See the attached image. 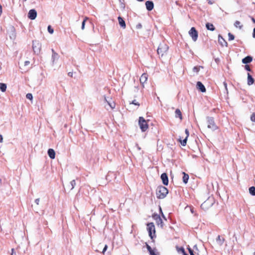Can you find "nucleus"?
<instances>
[{"instance_id":"0eeeda50","label":"nucleus","mask_w":255,"mask_h":255,"mask_svg":"<svg viewBox=\"0 0 255 255\" xmlns=\"http://www.w3.org/2000/svg\"><path fill=\"white\" fill-rule=\"evenodd\" d=\"M7 32L10 39L13 41L16 38V33L14 27L10 26L8 29Z\"/></svg>"},{"instance_id":"423d86ee","label":"nucleus","mask_w":255,"mask_h":255,"mask_svg":"<svg viewBox=\"0 0 255 255\" xmlns=\"http://www.w3.org/2000/svg\"><path fill=\"white\" fill-rule=\"evenodd\" d=\"M168 49V46L167 44L161 43L159 45L157 51L159 55L161 54V56H162L167 51Z\"/></svg>"},{"instance_id":"de8ad7c7","label":"nucleus","mask_w":255,"mask_h":255,"mask_svg":"<svg viewBox=\"0 0 255 255\" xmlns=\"http://www.w3.org/2000/svg\"><path fill=\"white\" fill-rule=\"evenodd\" d=\"M11 255H16V253L14 251V249H11Z\"/></svg>"},{"instance_id":"864d4df0","label":"nucleus","mask_w":255,"mask_h":255,"mask_svg":"<svg viewBox=\"0 0 255 255\" xmlns=\"http://www.w3.org/2000/svg\"><path fill=\"white\" fill-rule=\"evenodd\" d=\"M1 13H2V6L0 4V16L1 15Z\"/></svg>"},{"instance_id":"cd10ccee","label":"nucleus","mask_w":255,"mask_h":255,"mask_svg":"<svg viewBox=\"0 0 255 255\" xmlns=\"http://www.w3.org/2000/svg\"><path fill=\"white\" fill-rule=\"evenodd\" d=\"M156 223L157 225L160 226V227H162L163 226V223L161 217L159 218L158 220L156 221Z\"/></svg>"},{"instance_id":"6ab92c4d","label":"nucleus","mask_w":255,"mask_h":255,"mask_svg":"<svg viewBox=\"0 0 255 255\" xmlns=\"http://www.w3.org/2000/svg\"><path fill=\"white\" fill-rule=\"evenodd\" d=\"M118 21H119V24L120 25V26L123 28L125 29L126 27V24L125 21H124L123 18H122L121 16H119L118 17Z\"/></svg>"},{"instance_id":"a19ab883","label":"nucleus","mask_w":255,"mask_h":255,"mask_svg":"<svg viewBox=\"0 0 255 255\" xmlns=\"http://www.w3.org/2000/svg\"><path fill=\"white\" fill-rule=\"evenodd\" d=\"M107 248H108V246L107 245H105L104 246V248L103 250V251H102V253L103 254H104L105 252L106 251V250H107Z\"/></svg>"},{"instance_id":"c03bdc74","label":"nucleus","mask_w":255,"mask_h":255,"mask_svg":"<svg viewBox=\"0 0 255 255\" xmlns=\"http://www.w3.org/2000/svg\"><path fill=\"white\" fill-rule=\"evenodd\" d=\"M40 199L37 198L35 200V203L38 205L39 204Z\"/></svg>"},{"instance_id":"f704fd0d","label":"nucleus","mask_w":255,"mask_h":255,"mask_svg":"<svg viewBox=\"0 0 255 255\" xmlns=\"http://www.w3.org/2000/svg\"><path fill=\"white\" fill-rule=\"evenodd\" d=\"M48 31L50 33L52 34L54 32L53 29L51 27L50 25H49L47 28Z\"/></svg>"},{"instance_id":"4468645a","label":"nucleus","mask_w":255,"mask_h":255,"mask_svg":"<svg viewBox=\"0 0 255 255\" xmlns=\"http://www.w3.org/2000/svg\"><path fill=\"white\" fill-rule=\"evenodd\" d=\"M145 6H146V9L148 11H150L153 8L154 4L152 1L148 0V1H146V2H145Z\"/></svg>"},{"instance_id":"e2e57ef3","label":"nucleus","mask_w":255,"mask_h":255,"mask_svg":"<svg viewBox=\"0 0 255 255\" xmlns=\"http://www.w3.org/2000/svg\"><path fill=\"white\" fill-rule=\"evenodd\" d=\"M162 215L164 217V215H163V214L162 213Z\"/></svg>"},{"instance_id":"8fccbe9b","label":"nucleus","mask_w":255,"mask_h":255,"mask_svg":"<svg viewBox=\"0 0 255 255\" xmlns=\"http://www.w3.org/2000/svg\"><path fill=\"white\" fill-rule=\"evenodd\" d=\"M224 86L226 91H227V84L226 82H224Z\"/></svg>"},{"instance_id":"20e7f679","label":"nucleus","mask_w":255,"mask_h":255,"mask_svg":"<svg viewBox=\"0 0 255 255\" xmlns=\"http://www.w3.org/2000/svg\"><path fill=\"white\" fill-rule=\"evenodd\" d=\"M32 48L34 53L38 55L41 51V44L37 40H34L32 42Z\"/></svg>"},{"instance_id":"f257e3e1","label":"nucleus","mask_w":255,"mask_h":255,"mask_svg":"<svg viewBox=\"0 0 255 255\" xmlns=\"http://www.w3.org/2000/svg\"><path fill=\"white\" fill-rule=\"evenodd\" d=\"M167 189L162 186H160L157 187L156 189V196L159 199H163L168 194Z\"/></svg>"},{"instance_id":"f03ea898","label":"nucleus","mask_w":255,"mask_h":255,"mask_svg":"<svg viewBox=\"0 0 255 255\" xmlns=\"http://www.w3.org/2000/svg\"><path fill=\"white\" fill-rule=\"evenodd\" d=\"M147 230L148 232L149 236L151 239H153L155 237V229L154 225L153 223H149L147 225Z\"/></svg>"},{"instance_id":"9b49d317","label":"nucleus","mask_w":255,"mask_h":255,"mask_svg":"<svg viewBox=\"0 0 255 255\" xmlns=\"http://www.w3.org/2000/svg\"><path fill=\"white\" fill-rule=\"evenodd\" d=\"M37 16V12L34 9H30L29 12H28V17L31 19V20H34L36 18Z\"/></svg>"},{"instance_id":"7c9ffc66","label":"nucleus","mask_w":255,"mask_h":255,"mask_svg":"<svg viewBox=\"0 0 255 255\" xmlns=\"http://www.w3.org/2000/svg\"><path fill=\"white\" fill-rule=\"evenodd\" d=\"M105 100L106 101L107 104L111 107L112 109H113L115 107L114 103H111L110 101H108L106 98H105Z\"/></svg>"},{"instance_id":"ea45409f","label":"nucleus","mask_w":255,"mask_h":255,"mask_svg":"<svg viewBox=\"0 0 255 255\" xmlns=\"http://www.w3.org/2000/svg\"><path fill=\"white\" fill-rule=\"evenodd\" d=\"M146 248L149 252H151L152 251L151 248L148 245L146 244Z\"/></svg>"},{"instance_id":"6e6552de","label":"nucleus","mask_w":255,"mask_h":255,"mask_svg":"<svg viewBox=\"0 0 255 255\" xmlns=\"http://www.w3.org/2000/svg\"><path fill=\"white\" fill-rule=\"evenodd\" d=\"M208 128H211L212 130H214L217 128V127L215 124L214 120L212 117L207 118Z\"/></svg>"},{"instance_id":"2f4dec72","label":"nucleus","mask_w":255,"mask_h":255,"mask_svg":"<svg viewBox=\"0 0 255 255\" xmlns=\"http://www.w3.org/2000/svg\"><path fill=\"white\" fill-rule=\"evenodd\" d=\"M240 22L239 21H236L235 23H234V25L235 27H238V26L240 27V28H242V25H240Z\"/></svg>"},{"instance_id":"a18cd8bd","label":"nucleus","mask_w":255,"mask_h":255,"mask_svg":"<svg viewBox=\"0 0 255 255\" xmlns=\"http://www.w3.org/2000/svg\"><path fill=\"white\" fill-rule=\"evenodd\" d=\"M245 69L247 70V71H251V68L250 67H249V65H246L245 66Z\"/></svg>"},{"instance_id":"1a4fd4ad","label":"nucleus","mask_w":255,"mask_h":255,"mask_svg":"<svg viewBox=\"0 0 255 255\" xmlns=\"http://www.w3.org/2000/svg\"><path fill=\"white\" fill-rule=\"evenodd\" d=\"M51 51H52L51 62H52V65L54 66L56 64L57 61L58 60V59L59 58V55L53 49H52Z\"/></svg>"},{"instance_id":"dca6fc26","label":"nucleus","mask_w":255,"mask_h":255,"mask_svg":"<svg viewBox=\"0 0 255 255\" xmlns=\"http://www.w3.org/2000/svg\"><path fill=\"white\" fill-rule=\"evenodd\" d=\"M148 79V75L146 73H143L142 74L140 78V82L142 85H143L145 83Z\"/></svg>"},{"instance_id":"5701e85b","label":"nucleus","mask_w":255,"mask_h":255,"mask_svg":"<svg viewBox=\"0 0 255 255\" xmlns=\"http://www.w3.org/2000/svg\"><path fill=\"white\" fill-rule=\"evenodd\" d=\"M182 174L183 175V176L182 178L183 182L185 184H186L188 182V181L189 179V175L187 174H186V173H185L184 172H183Z\"/></svg>"},{"instance_id":"052dcab7","label":"nucleus","mask_w":255,"mask_h":255,"mask_svg":"<svg viewBox=\"0 0 255 255\" xmlns=\"http://www.w3.org/2000/svg\"><path fill=\"white\" fill-rule=\"evenodd\" d=\"M209 3H210V4H212V3L211 2V1H209Z\"/></svg>"},{"instance_id":"09e8293b","label":"nucleus","mask_w":255,"mask_h":255,"mask_svg":"<svg viewBox=\"0 0 255 255\" xmlns=\"http://www.w3.org/2000/svg\"><path fill=\"white\" fill-rule=\"evenodd\" d=\"M189 252L190 253V255H194L193 251L191 249H189Z\"/></svg>"},{"instance_id":"a878e982","label":"nucleus","mask_w":255,"mask_h":255,"mask_svg":"<svg viewBox=\"0 0 255 255\" xmlns=\"http://www.w3.org/2000/svg\"><path fill=\"white\" fill-rule=\"evenodd\" d=\"M6 87L7 86L5 84L2 83H0V90L1 91V92H4L6 91Z\"/></svg>"},{"instance_id":"a211bd4d","label":"nucleus","mask_w":255,"mask_h":255,"mask_svg":"<svg viewBox=\"0 0 255 255\" xmlns=\"http://www.w3.org/2000/svg\"><path fill=\"white\" fill-rule=\"evenodd\" d=\"M225 239L221 238L220 236H218L216 239V243L219 246H222L224 242Z\"/></svg>"},{"instance_id":"393cba45","label":"nucleus","mask_w":255,"mask_h":255,"mask_svg":"<svg viewBox=\"0 0 255 255\" xmlns=\"http://www.w3.org/2000/svg\"><path fill=\"white\" fill-rule=\"evenodd\" d=\"M218 38L219 42L222 46H224V43L225 44L226 46H227V42L224 40L222 36L219 35Z\"/></svg>"},{"instance_id":"f3484780","label":"nucleus","mask_w":255,"mask_h":255,"mask_svg":"<svg viewBox=\"0 0 255 255\" xmlns=\"http://www.w3.org/2000/svg\"><path fill=\"white\" fill-rule=\"evenodd\" d=\"M76 185V182L75 180H72L69 184L66 186V188L69 190H72Z\"/></svg>"},{"instance_id":"79ce46f5","label":"nucleus","mask_w":255,"mask_h":255,"mask_svg":"<svg viewBox=\"0 0 255 255\" xmlns=\"http://www.w3.org/2000/svg\"><path fill=\"white\" fill-rule=\"evenodd\" d=\"M131 104H133V105H137V106H139V103H138V102H137L136 101V100H133V101L132 102V103H131Z\"/></svg>"},{"instance_id":"4c0bfd02","label":"nucleus","mask_w":255,"mask_h":255,"mask_svg":"<svg viewBox=\"0 0 255 255\" xmlns=\"http://www.w3.org/2000/svg\"><path fill=\"white\" fill-rule=\"evenodd\" d=\"M26 97L28 99H29V100H32V98H33L32 95L30 93L27 94Z\"/></svg>"},{"instance_id":"4be33fe9","label":"nucleus","mask_w":255,"mask_h":255,"mask_svg":"<svg viewBox=\"0 0 255 255\" xmlns=\"http://www.w3.org/2000/svg\"><path fill=\"white\" fill-rule=\"evenodd\" d=\"M206 27L208 30L210 31H214L215 29L213 24L209 22L206 24Z\"/></svg>"},{"instance_id":"f8f14e48","label":"nucleus","mask_w":255,"mask_h":255,"mask_svg":"<svg viewBox=\"0 0 255 255\" xmlns=\"http://www.w3.org/2000/svg\"><path fill=\"white\" fill-rule=\"evenodd\" d=\"M196 88L198 90H200L201 92H205L206 88L204 85L201 82H197L196 84Z\"/></svg>"},{"instance_id":"4d7b16f0","label":"nucleus","mask_w":255,"mask_h":255,"mask_svg":"<svg viewBox=\"0 0 255 255\" xmlns=\"http://www.w3.org/2000/svg\"><path fill=\"white\" fill-rule=\"evenodd\" d=\"M175 112H180V110L178 109H177Z\"/></svg>"},{"instance_id":"2eb2a0df","label":"nucleus","mask_w":255,"mask_h":255,"mask_svg":"<svg viewBox=\"0 0 255 255\" xmlns=\"http://www.w3.org/2000/svg\"><path fill=\"white\" fill-rule=\"evenodd\" d=\"M185 133H186V136L185 138V139H184L183 140H182L181 138H179V140L180 141V143H181V145H183V146H185L186 144L187 138H188V137L189 136V131H188L187 129H185Z\"/></svg>"},{"instance_id":"5fc2aeb1","label":"nucleus","mask_w":255,"mask_h":255,"mask_svg":"<svg viewBox=\"0 0 255 255\" xmlns=\"http://www.w3.org/2000/svg\"><path fill=\"white\" fill-rule=\"evenodd\" d=\"M68 76H69L72 77L73 73H72V72H69V73H68Z\"/></svg>"},{"instance_id":"58836bf2","label":"nucleus","mask_w":255,"mask_h":255,"mask_svg":"<svg viewBox=\"0 0 255 255\" xmlns=\"http://www.w3.org/2000/svg\"><path fill=\"white\" fill-rule=\"evenodd\" d=\"M251 120L252 121V122H255V114L254 113L252 115L251 117Z\"/></svg>"},{"instance_id":"b1692460","label":"nucleus","mask_w":255,"mask_h":255,"mask_svg":"<svg viewBox=\"0 0 255 255\" xmlns=\"http://www.w3.org/2000/svg\"><path fill=\"white\" fill-rule=\"evenodd\" d=\"M254 82V80L252 77V76L248 73V84L249 85H252Z\"/></svg>"},{"instance_id":"aec40b11","label":"nucleus","mask_w":255,"mask_h":255,"mask_svg":"<svg viewBox=\"0 0 255 255\" xmlns=\"http://www.w3.org/2000/svg\"><path fill=\"white\" fill-rule=\"evenodd\" d=\"M48 154L49 157L51 159H54L55 157V152L53 149H49L48 150Z\"/></svg>"},{"instance_id":"ddd939ff","label":"nucleus","mask_w":255,"mask_h":255,"mask_svg":"<svg viewBox=\"0 0 255 255\" xmlns=\"http://www.w3.org/2000/svg\"><path fill=\"white\" fill-rule=\"evenodd\" d=\"M161 179H162V183L165 185H167L168 184V178L166 173H162L161 175Z\"/></svg>"},{"instance_id":"412c9836","label":"nucleus","mask_w":255,"mask_h":255,"mask_svg":"<svg viewBox=\"0 0 255 255\" xmlns=\"http://www.w3.org/2000/svg\"><path fill=\"white\" fill-rule=\"evenodd\" d=\"M253 60L251 56H248L242 59V62L244 64L250 63Z\"/></svg>"},{"instance_id":"c9c22d12","label":"nucleus","mask_w":255,"mask_h":255,"mask_svg":"<svg viewBox=\"0 0 255 255\" xmlns=\"http://www.w3.org/2000/svg\"><path fill=\"white\" fill-rule=\"evenodd\" d=\"M228 36H229V40H234L235 38L234 36L231 34V33H228Z\"/></svg>"},{"instance_id":"9d476101","label":"nucleus","mask_w":255,"mask_h":255,"mask_svg":"<svg viewBox=\"0 0 255 255\" xmlns=\"http://www.w3.org/2000/svg\"><path fill=\"white\" fill-rule=\"evenodd\" d=\"M189 34L192 37L194 41H196L198 38V32L195 27H192L189 31Z\"/></svg>"},{"instance_id":"bb28decb","label":"nucleus","mask_w":255,"mask_h":255,"mask_svg":"<svg viewBox=\"0 0 255 255\" xmlns=\"http://www.w3.org/2000/svg\"><path fill=\"white\" fill-rule=\"evenodd\" d=\"M176 249H177V251L178 253H181L183 255H187L186 254V253L185 252V250H184L183 248H182V247H181V248L176 247Z\"/></svg>"},{"instance_id":"e433bc0d","label":"nucleus","mask_w":255,"mask_h":255,"mask_svg":"<svg viewBox=\"0 0 255 255\" xmlns=\"http://www.w3.org/2000/svg\"><path fill=\"white\" fill-rule=\"evenodd\" d=\"M87 19H88L87 17H85V19L82 22V26H81V28H82V30H83L84 29V28H85V22H86V21L87 20Z\"/></svg>"},{"instance_id":"c756f323","label":"nucleus","mask_w":255,"mask_h":255,"mask_svg":"<svg viewBox=\"0 0 255 255\" xmlns=\"http://www.w3.org/2000/svg\"><path fill=\"white\" fill-rule=\"evenodd\" d=\"M249 192L252 195L255 196V187L254 186L251 187L249 188Z\"/></svg>"},{"instance_id":"49530a36","label":"nucleus","mask_w":255,"mask_h":255,"mask_svg":"<svg viewBox=\"0 0 255 255\" xmlns=\"http://www.w3.org/2000/svg\"><path fill=\"white\" fill-rule=\"evenodd\" d=\"M30 64V62L29 61H25L24 62V66H27L28 65H29Z\"/></svg>"},{"instance_id":"72a5a7b5","label":"nucleus","mask_w":255,"mask_h":255,"mask_svg":"<svg viewBox=\"0 0 255 255\" xmlns=\"http://www.w3.org/2000/svg\"><path fill=\"white\" fill-rule=\"evenodd\" d=\"M182 113H176V114H175V117L176 118H178L180 119V120H182V114H181Z\"/></svg>"},{"instance_id":"c85d7f7f","label":"nucleus","mask_w":255,"mask_h":255,"mask_svg":"<svg viewBox=\"0 0 255 255\" xmlns=\"http://www.w3.org/2000/svg\"><path fill=\"white\" fill-rule=\"evenodd\" d=\"M200 68H202L203 69V66H195L193 68V71L194 72H195L196 73H198V72L200 71Z\"/></svg>"},{"instance_id":"3c124183","label":"nucleus","mask_w":255,"mask_h":255,"mask_svg":"<svg viewBox=\"0 0 255 255\" xmlns=\"http://www.w3.org/2000/svg\"><path fill=\"white\" fill-rule=\"evenodd\" d=\"M150 255H156L154 251L152 250L151 252H149Z\"/></svg>"},{"instance_id":"473e14b6","label":"nucleus","mask_w":255,"mask_h":255,"mask_svg":"<svg viewBox=\"0 0 255 255\" xmlns=\"http://www.w3.org/2000/svg\"><path fill=\"white\" fill-rule=\"evenodd\" d=\"M160 216L158 215V214H154L153 215H152V218L155 221H156L157 220H158V219H159V218H160Z\"/></svg>"},{"instance_id":"7ed1b4c3","label":"nucleus","mask_w":255,"mask_h":255,"mask_svg":"<svg viewBox=\"0 0 255 255\" xmlns=\"http://www.w3.org/2000/svg\"><path fill=\"white\" fill-rule=\"evenodd\" d=\"M214 203V199L213 197H209L208 199L203 203L201 207L204 210L208 209L209 208L211 207Z\"/></svg>"},{"instance_id":"0e129e2a","label":"nucleus","mask_w":255,"mask_h":255,"mask_svg":"<svg viewBox=\"0 0 255 255\" xmlns=\"http://www.w3.org/2000/svg\"><path fill=\"white\" fill-rule=\"evenodd\" d=\"M254 255H255V252H254Z\"/></svg>"},{"instance_id":"37998d69","label":"nucleus","mask_w":255,"mask_h":255,"mask_svg":"<svg viewBox=\"0 0 255 255\" xmlns=\"http://www.w3.org/2000/svg\"><path fill=\"white\" fill-rule=\"evenodd\" d=\"M142 27V25L140 23H138L136 25V28L137 29H140Z\"/></svg>"},{"instance_id":"680f3d73","label":"nucleus","mask_w":255,"mask_h":255,"mask_svg":"<svg viewBox=\"0 0 255 255\" xmlns=\"http://www.w3.org/2000/svg\"><path fill=\"white\" fill-rule=\"evenodd\" d=\"M160 212L162 213V211H161V208H160Z\"/></svg>"},{"instance_id":"6e6d98bb","label":"nucleus","mask_w":255,"mask_h":255,"mask_svg":"<svg viewBox=\"0 0 255 255\" xmlns=\"http://www.w3.org/2000/svg\"><path fill=\"white\" fill-rule=\"evenodd\" d=\"M253 36L254 38H255V28L254 29Z\"/></svg>"},{"instance_id":"69168bd1","label":"nucleus","mask_w":255,"mask_h":255,"mask_svg":"<svg viewBox=\"0 0 255 255\" xmlns=\"http://www.w3.org/2000/svg\"><path fill=\"white\" fill-rule=\"evenodd\" d=\"M24 1H26V0H24Z\"/></svg>"},{"instance_id":"13d9d810","label":"nucleus","mask_w":255,"mask_h":255,"mask_svg":"<svg viewBox=\"0 0 255 255\" xmlns=\"http://www.w3.org/2000/svg\"><path fill=\"white\" fill-rule=\"evenodd\" d=\"M252 19L254 23H255V19L254 18H252Z\"/></svg>"},{"instance_id":"603ef678","label":"nucleus","mask_w":255,"mask_h":255,"mask_svg":"<svg viewBox=\"0 0 255 255\" xmlns=\"http://www.w3.org/2000/svg\"><path fill=\"white\" fill-rule=\"evenodd\" d=\"M3 140L2 136L0 134V142H2Z\"/></svg>"},{"instance_id":"39448f33","label":"nucleus","mask_w":255,"mask_h":255,"mask_svg":"<svg viewBox=\"0 0 255 255\" xmlns=\"http://www.w3.org/2000/svg\"><path fill=\"white\" fill-rule=\"evenodd\" d=\"M138 125L142 131H146L148 128L146 121L143 117H139Z\"/></svg>"},{"instance_id":"bf43d9fd","label":"nucleus","mask_w":255,"mask_h":255,"mask_svg":"<svg viewBox=\"0 0 255 255\" xmlns=\"http://www.w3.org/2000/svg\"><path fill=\"white\" fill-rule=\"evenodd\" d=\"M137 0L138 1H143V0Z\"/></svg>"}]
</instances>
